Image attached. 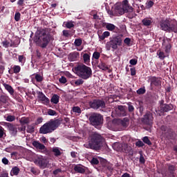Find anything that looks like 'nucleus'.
Segmentation results:
<instances>
[{"mask_svg":"<svg viewBox=\"0 0 177 177\" xmlns=\"http://www.w3.org/2000/svg\"><path fill=\"white\" fill-rule=\"evenodd\" d=\"M122 6L126 13H132L133 12V8L129 5L128 0H123L122 1Z\"/></svg>","mask_w":177,"mask_h":177,"instance_id":"nucleus-16","label":"nucleus"},{"mask_svg":"<svg viewBox=\"0 0 177 177\" xmlns=\"http://www.w3.org/2000/svg\"><path fill=\"white\" fill-rule=\"evenodd\" d=\"M154 6V2H153V1H149L147 3V8H153V6Z\"/></svg>","mask_w":177,"mask_h":177,"instance_id":"nucleus-62","label":"nucleus"},{"mask_svg":"<svg viewBox=\"0 0 177 177\" xmlns=\"http://www.w3.org/2000/svg\"><path fill=\"white\" fill-rule=\"evenodd\" d=\"M157 55L158 56V57L160 60H164V59H165V57H167V56H168L167 54H165V53H164L161 50H158L157 51Z\"/></svg>","mask_w":177,"mask_h":177,"instance_id":"nucleus-28","label":"nucleus"},{"mask_svg":"<svg viewBox=\"0 0 177 177\" xmlns=\"http://www.w3.org/2000/svg\"><path fill=\"white\" fill-rule=\"evenodd\" d=\"M35 79L36 80L37 82H42L44 81V77L39 74H36Z\"/></svg>","mask_w":177,"mask_h":177,"instance_id":"nucleus-47","label":"nucleus"},{"mask_svg":"<svg viewBox=\"0 0 177 177\" xmlns=\"http://www.w3.org/2000/svg\"><path fill=\"white\" fill-rule=\"evenodd\" d=\"M21 16V15L20 14V12H16L15 15V21H20V17Z\"/></svg>","mask_w":177,"mask_h":177,"instance_id":"nucleus-56","label":"nucleus"},{"mask_svg":"<svg viewBox=\"0 0 177 177\" xmlns=\"http://www.w3.org/2000/svg\"><path fill=\"white\" fill-rule=\"evenodd\" d=\"M68 59L69 62H77V60L80 59V53L74 51L69 53V55H68Z\"/></svg>","mask_w":177,"mask_h":177,"instance_id":"nucleus-19","label":"nucleus"},{"mask_svg":"<svg viewBox=\"0 0 177 177\" xmlns=\"http://www.w3.org/2000/svg\"><path fill=\"white\" fill-rule=\"evenodd\" d=\"M159 26L162 31L177 33V21L176 19L166 18L159 22Z\"/></svg>","mask_w":177,"mask_h":177,"instance_id":"nucleus-3","label":"nucleus"},{"mask_svg":"<svg viewBox=\"0 0 177 177\" xmlns=\"http://www.w3.org/2000/svg\"><path fill=\"white\" fill-rule=\"evenodd\" d=\"M13 69V73L15 74H19V73H20V71H21V67H20V66L19 65H15L12 68Z\"/></svg>","mask_w":177,"mask_h":177,"instance_id":"nucleus-38","label":"nucleus"},{"mask_svg":"<svg viewBox=\"0 0 177 177\" xmlns=\"http://www.w3.org/2000/svg\"><path fill=\"white\" fill-rule=\"evenodd\" d=\"M19 122L20 124H21V125H26V124H30V118L23 117L19 120Z\"/></svg>","mask_w":177,"mask_h":177,"instance_id":"nucleus-34","label":"nucleus"},{"mask_svg":"<svg viewBox=\"0 0 177 177\" xmlns=\"http://www.w3.org/2000/svg\"><path fill=\"white\" fill-rule=\"evenodd\" d=\"M41 142H42V143H44V145H48V140L46 139V137L43 136L40 138Z\"/></svg>","mask_w":177,"mask_h":177,"instance_id":"nucleus-63","label":"nucleus"},{"mask_svg":"<svg viewBox=\"0 0 177 177\" xmlns=\"http://www.w3.org/2000/svg\"><path fill=\"white\" fill-rule=\"evenodd\" d=\"M5 125L6 127H7L12 136H16V135H17V127H16V125L9 122H6Z\"/></svg>","mask_w":177,"mask_h":177,"instance_id":"nucleus-15","label":"nucleus"},{"mask_svg":"<svg viewBox=\"0 0 177 177\" xmlns=\"http://www.w3.org/2000/svg\"><path fill=\"white\" fill-rule=\"evenodd\" d=\"M35 164L39 165L40 168H46L48 164L46 163V159L42 156H39L35 160Z\"/></svg>","mask_w":177,"mask_h":177,"instance_id":"nucleus-13","label":"nucleus"},{"mask_svg":"<svg viewBox=\"0 0 177 177\" xmlns=\"http://www.w3.org/2000/svg\"><path fill=\"white\" fill-rule=\"evenodd\" d=\"M26 56L24 55H18V62L20 63L21 66H24L26 64Z\"/></svg>","mask_w":177,"mask_h":177,"instance_id":"nucleus-31","label":"nucleus"},{"mask_svg":"<svg viewBox=\"0 0 177 177\" xmlns=\"http://www.w3.org/2000/svg\"><path fill=\"white\" fill-rule=\"evenodd\" d=\"M84 167L81 165H77L74 167V171L77 174H85Z\"/></svg>","mask_w":177,"mask_h":177,"instance_id":"nucleus-23","label":"nucleus"},{"mask_svg":"<svg viewBox=\"0 0 177 177\" xmlns=\"http://www.w3.org/2000/svg\"><path fill=\"white\" fill-rule=\"evenodd\" d=\"M73 113H77V114H81L82 113L81 108H80V106H73Z\"/></svg>","mask_w":177,"mask_h":177,"instance_id":"nucleus-49","label":"nucleus"},{"mask_svg":"<svg viewBox=\"0 0 177 177\" xmlns=\"http://www.w3.org/2000/svg\"><path fill=\"white\" fill-rule=\"evenodd\" d=\"M60 124V120L51 119L40 127L39 133H42L43 135H46L47 133H52V132L56 131V129L59 128Z\"/></svg>","mask_w":177,"mask_h":177,"instance_id":"nucleus-4","label":"nucleus"},{"mask_svg":"<svg viewBox=\"0 0 177 177\" xmlns=\"http://www.w3.org/2000/svg\"><path fill=\"white\" fill-rule=\"evenodd\" d=\"M103 146V137L98 133H93L88 143L84 145L86 149H91V150H100Z\"/></svg>","mask_w":177,"mask_h":177,"instance_id":"nucleus-2","label":"nucleus"},{"mask_svg":"<svg viewBox=\"0 0 177 177\" xmlns=\"http://www.w3.org/2000/svg\"><path fill=\"white\" fill-rule=\"evenodd\" d=\"M116 113L120 117H125L127 115V107L122 105H118L116 108Z\"/></svg>","mask_w":177,"mask_h":177,"instance_id":"nucleus-17","label":"nucleus"},{"mask_svg":"<svg viewBox=\"0 0 177 177\" xmlns=\"http://www.w3.org/2000/svg\"><path fill=\"white\" fill-rule=\"evenodd\" d=\"M89 106L94 110H99V109H106V102L103 100L95 99L89 102Z\"/></svg>","mask_w":177,"mask_h":177,"instance_id":"nucleus-8","label":"nucleus"},{"mask_svg":"<svg viewBox=\"0 0 177 177\" xmlns=\"http://www.w3.org/2000/svg\"><path fill=\"white\" fill-rule=\"evenodd\" d=\"M142 26L145 27H149L153 23V18L146 17L142 20Z\"/></svg>","mask_w":177,"mask_h":177,"instance_id":"nucleus-20","label":"nucleus"},{"mask_svg":"<svg viewBox=\"0 0 177 177\" xmlns=\"http://www.w3.org/2000/svg\"><path fill=\"white\" fill-rule=\"evenodd\" d=\"M129 64H131V65H129V67H132V66H136V64H138V59H131L129 61Z\"/></svg>","mask_w":177,"mask_h":177,"instance_id":"nucleus-51","label":"nucleus"},{"mask_svg":"<svg viewBox=\"0 0 177 177\" xmlns=\"http://www.w3.org/2000/svg\"><path fill=\"white\" fill-rule=\"evenodd\" d=\"M128 119L124 118V120H113L111 122L108 123V128L110 129H113L112 127H114L115 124H120L122 127H128Z\"/></svg>","mask_w":177,"mask_h":177,"instance_id":"nucleus-10","label":"nucleus"},{"mask_svg":"<svg viewBox=\"0 0 177 177\" xmlns=\"http://www.w3.org/2000/svg\"><path fill=\"white\" fill-rule=\"evenodd\" d=\"M3 86H4L5 89L8 92V93H10V95H15V89H13V87H12V86L6 83L3 84Z\"/></svg>","mask_w":177,"mask_h":177,"instance_id":"nucleus-22","label":"nucleus"},{"mask_svg":"<svg viewBox=\"0 0 177 177\" xmlns=\"http://www.w3.org/2000/svg\"><path fill=\"white\" fill-rule=\"evenodd\" d=\"M174 107L172 104H165V105L160 108V113H168L171 110H174Z\"/></svg>","mask_w":177,"mask_h":177,"instance_id":"nucleus-18","label":"nucleus"},{"mask_svg":"<svg viewBox=\"0 0 177 177\" xmlns=\"http://www.w3.org/2000/svg\"><path fill=\"white\" fill-rule=\"evenodd\" d=\"M19 172H20V169L17 167H14L11 170V174L13 175H19Z\"/></svg>","mask_w":177,"mask_h":177,"instance_id":"nucleus-41","label":"nucleus"},{"mask_svg":"<svg viewBox=\"0 0 177 177\" xmlns=\"http://www.w3.org/2000/svg\"><path fill=\"white\" fill-rule=\"evenodd\" d=\"M83 60H84V63H85V64H88V63H89V62H91V55L88 53H84L83 55Z\"/></svg>","mask_w":177,"mask_h":177,"instance_id":"nucleus-33","label":"nucleus"},{"mask_svg":"<svg viewBox=\"0 0 177 177\" xmlns=\"http://www.w3.org/2000/svg\"><path fill=\"white\" fill-rule=\"evenodd\" d=\"M37 32H39V35L38 36H35L34 41L37 46H39L41 49H46L49 45L50 39H52V35H50L49 28H40L37 30Z\"/></svg>","mask_w":177,"mask_h":177,"instance_id":"nucleus-1","label":"nucleus"},{"mask_svg":"<svg viewBox=\"0 0 177 177\" xmlns=\"http://www.w3.org/2000/svg\"><path fill=\"white\" fill-rule=\"evenodd\" d=\"M138 95H145L146 93V88L144 86L137 90Z\"/></svg>","mask_w":177,"mask_h":177,"instance_id":"nucleus-45","label":"nucleus"},{"mask_svg":"<svg viewBox=\"0 0 177 177\" xmlns=\"http://www.w3.org/2000/svg\"><path fill=\"white\" fill-rule=\"evenodd\" d=\"M82 84H84V80H82V79H79L75 82V84L77 86H80V85H82Z\"/></svg>","mask_w":177,"mask_h":177,"instance_id":"nucleus-58","label":"nucleus"},{"mask_svg":"<svg viewBox=\"0 0 177 177\" xmlns=\"http://www.w3.org/2000/svg\"><path fill=\"white\" fill-rule=\"evenodd\" d=\"M124 43L127 45V46H131L132 44H131V38L127 37L124 40Z\"/></svg>","mask_w":177,"mask_h":177,"instance_id":"nucleus-52","label":"nucleus"},{"mask_svg":"<svg viewBox=\"0 0 177 177\" xmlns=\"http://www.w3.org/2000/svg\"><path fill=\"white\" fill-rule=\"evenodd\" d=\"M153 120L154 118L153 117V113L148 112L144 115L142 121L143 124H145V125H153Z\"/></svg>","mask_w":177,"mask_h":177,"instance_id":"nucleus-11","label":"nucleus"},{"mask_svg":"<svg viewBox=\"0 0 177 177\" xmlns=\"http://www.w3.org/2000/svg\"><path fill=\"white\" fill-rule=\"evenodd\" d=\"M136 146H137V147H143V146H145V143H143L142 140H138L136 142Z\"/></svg>","mask_w":177,"mask_h":177,"instance_id":"nucleus-57","label":"nucleus"},{"mask_svg":"<svg viewBox=\"0 0 177 177\" xmlns=\"http://www.w3.org/2000/svg\"><path fill=\"white\" fill-rule=\"evenodd\" d=\"M99 38L101 39V41H104L106 38L108 37H110V32L105 31L102 35H98Z\"/></svg>","mask_w":177,"mask_h":177,"instance_id":"nucleus-29","label":"nucleus"},{"mask_svg":"<svg viewBox=\"0 0 177 177\" xmlns=\"http://www.w3.org/2000/svg\"><path fill=\"white\" fill-rule=\"evenodd\" d=\"M139 154H140V159H139L140 164H145L146 162V159H145V156H143V152L139 151Z\"/></svg>","mask_w":177,"mask_h":177,"instance_id":"nucleus-39","label":"nucleus"},{"mask_svg":"<svg viewBox=\"0 0 177 177\" xmlns=\"http://www.w3.org/2000/svg\"><path fill=\"white\" fill-rule=\"evenodd\" d=\"M130 71H131V75H136V68L133 67L131 68H130Z\"/></svg>","mask_w":177,"mask_h":177,"instance_id":"nucleus-61","label":"nucleus"},{"mask_svg":"<svg viewBox=\"0 0 177 177\" xmlns=\"http://www.w3.org/2000/svg\"><path fill=\"white\" fill-rule=\"evenodd\" d=\"M75 22H74L73 21H64L63 26L64 27H66V28H74V27L75 26L74 25Z\"/></svg>","mask_w":177,"mask_h":177,"instance_id":"nucleus-25","label":"nucleus"},{"mask_svg":"<svg viewBox=\"0 0 177 177\" xmlns=\"http://www.w3.org/2000/svg\"><path fill=\"white\" fill-rule=\"evenodd\" d=\"M35 131V124H32L28 125L27 129H26V132H28V133H34Z\"/></svg>","mask_w":177,"mask_h":177,"instance_id":"nucleus-30","label":"nucleus"},{"mask_svg":"<svg viewBox=\"0 0 177 177\" xmlns=\"http://www.w3.org/2000/svg\"><path fill=\"white\" fill-rule=\"evenodd\" d=\"M3 48H9L10 46V42L8 40H5L2 42Z\"/></svg>","mask_w":177,"mask_h":177,"instance_id":"nucleus-53","label":"nucleus"},{"mask_svg":"<svg viewBox=\"0 0 177 177\" xmlns=\"http://www.w3.org/2000/svg\"><path fill=\"white\" fill-rule=\"evenodd\" d=\"M74 44L75 46H81L82 45V39H75Z\"/></svg>","mask_w":177,"mask_h":177,"instance_id":"nucleus-44","label":"nucleus"},{"mask_svg":"<svg viewBox=\"0 0 177 177\" xmlns=\"http://www.w3.org/2000/svg\"><path fill=\"white\" fill-rule=\"evenodd\" d=\"M115 10L116 13L120 15V16L124 15V13H126L125 10H124V8L122 7V5L116 6L115 8Z\"/></svg>","mask_w":177,"mask_h":177,"instance_id":"nucleus-24","label":"nucleus"},{"mask_svg":"<svg viewBox=\"0 0 177 177\" xmlns=\"http://www.w3.org/2000/svg\"><path fill=\"white\" fill-rule=\"evenodd\" d=\"M33 147H35L37 150H39L40 153H42L43 154H46V156H49L50 154V151L48 150V148L39 141H33L32 143Z\"/></svg>","mask_w":177,"mask_h":177,"instance_id":"nucleus-9","label":"nucleus"},{"mask_svg":"<svg viewBox=\"0 0 177 177\" xmlns=\"http://www.w3.org/2000/svg\"><path fill=\"white\" fill-rule=\"evenodd\" d=\"M160 129L162 132V133L165 135H167V133L169 131V129H168V127H167L166 126H164L162 125L161 127H160Z\"/></svg>","mask_w":177,"mask_h":177,"instance_id":"nucleus-50","label":"nucleus"},{"mask_svg":"<svg viewBox=\"0 0 177 177\" xmlns=\"http://www.w3.org/2000/svg\"><path fill=\"white\" fill-rule=\"evenodd\" d=\"M98 68H100V70H102V71H107V70H109V66L107 64H106V62L100 60V62L99 63V64L97 65Z\"/></svg>","mask_w":177,"mask_h":177,"instance_id":"nucleus-21","label":"nucleus"},{"mask_svg":"<svg viewBox=\"0 0 177 177\" xmlns=\"http://www.w3.org/2000/svg\"><path fill=\"white\" fill-rule=\"evenodd\" d=\"M73 70L82 80H88L92 77V68L84 64L77 65Z\"/></svg>","mask_w":177,"mask_h":177,"instance_id":"nucleus-5","label":"nucleus"},{"mask_svg":"<svg viewBox=\"0 0 177 177\" xmlns=\"http://www.w3.org/2000/svg\"><path fill=\"white\" fill-rule=\"evenodd\" d=\"M52 151L55 157L62 156V151H60V149L57 147H53Z\"/></svg>","mask_w":177,"mask_h":177,"instance_id":"nucleus-27","label":"nucleus"},{"mask_svg":"<svg viewBox=\"0 0 177 177\" xmlns=\"http://www.w3.org/2000/svg\"><path fill=\"white\" fill-rule=\"evenodd\" d=\"M171 44L168 43L165 48V52L166 53V55H168L169 53V52H171Z\"/></svg>","mask_w":177,"mask_h":177,"instance_id":"nucleus-46","label":"nucleus"},{"mask_svg":"<svg viewBox=\"0 0 177 177\" xmlns=\"http://www.w3.org/2000/svg\"><path fill=\"white\" fill-rule=\"evenodd\" d=\"M6 121H8V122H13L16 120V116L12 115H8L6 118Z\"/></svg>","mask_w":177,"mask_h":177,"instance_id":"nucleus-40","label":"nucleus"},{"mask_svg":"<svg viewBox=\"0 0 177 177\" xmlns=\"http://www.w3.org/2000/svg\"><path fill=\"white\" fill-rule=\"evenodd\" d=\"M59 81L60 84H66L67 82V78L64 76H62L59 79Z\"/></svg>","mask_w":177,"mask_h":177,"instance_id":"nucleus-55","label":"nucleus"},{"mask_svg":"<svg viewBox=\"0 0 177 177\" xmlns=\"http://www.w3.org/2000/svg\"><path fill=\"white\" fill-rule=\"evenodd\" d=\"M142 140L145 143L146 145H148V146H151L152 143L151 141H150V139L147 136H145Z\"/></svg>","mask_w":177,"mask_h":177,"instance_id":"nucleus-42","label":"nucleus"},{"mask_svg":"<svg viewBox=\"0 0 177 177\" xmlns=\"http://www.w3.org/2000/svg\"><path fill=\"white\" fill-rule=\"evenodd\" d=\"M47 114L48 115H52V116L57 115V112L56 111L53 110V109H50L47 110Z\"/></svg>","mask_w":177,"mask_h":177,"instance_id":"nucleus-43","label":"nucleus"},{"mask_svg":"<svg viewBox=\"0 0 177 177\" xmlns=\"http://www.w3.org/2000/svg\"><path fill=\"white\" fill-rule=\"evenodd\" d=\"M122 45V35H119L110 38V41L106 44V50H117L118 46Z\"/></svg>","mask_w":177,"mask_h":177,"instance_id":"nucleus-6","label":"nucleus"},{"mask_svg":"<svg viewBox=\"0 0 177 177\" xmlns=\"http://www.w3.org/2000/svg\"><path fill=\"white\" fill-rule=\"evenodd\" d=\"M0 103L6 104V103H8V96H6L5 95H0Z\"/></svg>","mask_w":177,"mask_h":177,"instance_id":"nucleus-37","label":"nucleus"},{"mask_svg":"<svg viewBox=\"0 0 177 177\" xmlns=\"http://www.w3.org/2000/svg\"><path fill=\"white\" fill-rule=\"evenodd\" d=\"M89 122L93 127H99L103 124V115L100 113H93L89 117Z\"/></svg>","mask_w":177,"mask_h":177,"instance_id":"nucleus-7","label":"nucleus"},{"mask_svg":"<svg viewBox=\"0 0 177 177\" xmlns=\"http://www.w3.org/2000/svg\"><path fill=\"white\" fill-rule=\"evenodd\" d=\"M42 121H44V118H38L37 120L35 122V125H39V124H41Z\"/></svg>","mask_w":177,"mask_h":177,"instance_id":"nucleus-59","label":"nucleus"},{"mask_svg":"<svg viewBox=\"0 0 177 177\" xmlns=\"http://www.w3.org/2000/svg\"><path fill=\"white\" fill-rule=\"evenodd\" d=\"M62 33H63L64 37H68V36L70 35V32L68 30H63Z\"/></svg>","mask_w":177,"mask_h":177,"instance_id":"nucleus-64","label":"nucleus"},{"mask_svg":"<svg viewBox=\"0 0 177 177\" xmlns=\"http://www.w3.org/2000/svg\"><path fill=\"white\" fill-rule=\"evenodd\" d=\"M161 80L162 78L160 77H156V76L149 77L151 86H156V88L161 86Z\"/></svg>","mask_w":177,"mask_h":177,"instance_id":"nucleus-12","label":"nucleus"},{"mask_svg":"<svg viewBox=\"0 0 177 177\" xmlns=\"http://www.w3.org/2000/svg\"><path fill=\"white\" fill-rule=\"evenodd\" d=\"M91 164H92V165H97V164H99V160L96 158H93Z\"/></svg>","mask_w":177,"mask_h":177,"instance_id":"nucleus-54","label":"nucleus"},{"mask_svg":"<svg viewBox=\"0 0 177 177\" xmlns=\"http://www.w3.org/2000/svg\"><path fill=\"white\" fill-rule=\"evenodd\" d=\"M59 100L60 96H59L57 94H54L50 99V102L51 103H53V104H57Z\"/></svg>","mask_w":177,"mask_h":177,"instance_id":"nucleus-26","label":"nucleus"},{"mask_svg":"<svg viewBox=\"0 0 177 177\" xmlns=\"http://www.w3.org/2000/svg\"><path fill=\"white\" fill-rule=\"evenodd\" d=\"M20 44V41L19 39L14 40L13 41H11L10 46L11 48H17L19 45Z\"/></svg>","mask_w":177,"mask_h":177,"instance_id":"nucleus-36","label":"nucleus"},{"mask_svg":"<svg viewBox=\"0 0 177 177\" xmlns=\"http://www.w3.org/2000/svg\"><path fill=\"white\" fill-rule=\"evenodd\" d=\"M37 98L40 102H42L43 104H46V106H48V104L50 103V100H49V98H48V97H46V95H45V94L42 93V91H39L37 93Z\"/></svg>","mask_w":177,"mask_h":177,"instance_id":"nucleus-14","label":"nucleus"},{"mask_svg":"<svg viewBox=\"0 0 177 177\" xmlns=\"http://www.w3.org/2000/svg\"><path fill=\"white\" fill-rule=\"evenodd\" d=\"M106 30H108V31H114V30H115V28H117V26H115L113 24H106Z\"/></svg>","mask_w":177,"mask_h":177,"instance_id":"nucleus-35","label":"nucleus"},{"mask_svg":"<svg viewBox=\"0 0 177 177\" xmlns=\"http://www.w3.org/2000/svg\"><path fill=\"white\" fill-rule=\"evenodd\" d=\"M93 59H95V60H99L100 59V53L95 51L93 54Z\"/></svg>","mask_w":177,"mask_h":177,"instance_id":"nucleus-48","label":"nucleus"},{"mask_svg":"<svg viewBox=\"0 0 177 177\" xmlns=\"http://www.w3.org/2000/svg\"><path fill=\"white\" fill-rule=\"evenodd\" d=\"M167 169L170 174H174L176 171V167L175 165H171L169 163L167 164Z\"/></svg>","mask_w":177,"mask_h":177,"instance_id":"nucleus-32","label":"nucleus"},{"mask_svg":"<svg viewBox=\"0 0 177 177\" xmlns=\"http://www.w3.org/2000/svg\"><path fill=\"white\" fill-rule=\"evenodd\" d=\"M5 134V129L0 126V138H3V135Z\"/></svg>","mask_w":177,"mask_h":177,"instance_id":"nucleus-60","label":"nucleus"}]
</instances>
